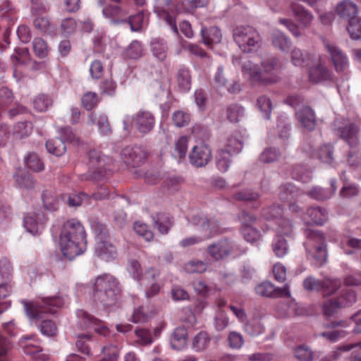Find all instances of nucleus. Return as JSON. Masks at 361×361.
<instances>
[{
	"label": "nucleus",
	"mask_w": 361,
	"mask_h": 361,
	"mask_svg": "<svg viewBox=\"0 0 361 361\" xmlns=\"http://www.w3.org/2000/svg\"><path fill=\"white\" fill-rule=\"evenodd\" d=\"M243 72L249 79L255 83L269 85L280 80V75L276 61L274 59H267L261 63L260 68H257L251 63L243 67Z\"/></svg>",
	"instance_id": "1"
},
{
	"label": "nucleus",
	"mask_w": 361,
	"mask_h": 361,
	"mask_svg": "<svg viewBox=\"0 0 361 361\" xmlns=\"http://www.w3.org/2000/svg\"><path fill=\"white\" fill-rule=\"evenodd\" d=\"M92 289L93 296L106 305H114L121 293L115 278L106 274L96 278Z\"/></svg>",
	"instance_id": "2"
},
{
	"label": "nucleus",
	"mask_w": 361,
	"mask_h": 361,
	"mask_svg": "<svg viewBox=\"0 0 361 361\" xmlns=\"http://www.w3.org/2000/svg\"><path fill=\"white\" fill-rule=\"evenodd\" d=\"M235 43L243 52L250 53L262 47V37L259 32L252 26L237 27L233 31Z\"/></svg>",
	"instance_id": "3"
},
{
	"label": "nucleus",
	"mask_w": 361,
	"mask_h": 361,
	"mask_svg": "<svg viewBox=\"0 0 361 361\" xmlns=\"http://www.w3.org/2000/svg\"><path fill=\"white\" fill-rule=\"evenodd\" d=\"M305 232L307 238L306 245L310 255L319 264H322L326 261L327 257L326 240L324 234L313 230H306Z\"/></svg>",
	"instance_id": "4"
},
{
	"label": "nucleus",
	"mask_w": 361,
	"mask_h": 361,
	"mask_svg": "<svg viewBox=\"0 0 361 361\" xmlns=\"http://www.w3.org/2000/svg\"><path fill=\"white\" fill-rule=\"evenodd\" d=\"M96 237L97 240L95 247V254L100 259L104 261H109L115 258L116 255V247L110 242L109 235L106 228L100 226L96 229Z\"/></svg>",
	"instance_id": "5"
},
{
	"label": "nucleus",
	"mask_w": 361,
	"mask_h": 361,
	"mask_svg": "<svg viewBox=\"0 0 361 361\" xmlns=\"http://www.w3.org/2000/svg\"><path fill=\"white\" fill-rule=\"evenodd\" d=\"M303 286L308 291L322 290L324 297L331 295L337 290L336 281L329 278L318 280L312 276H309L303 281Z\"/></svg>",
	"instance_id": "6"
},
{
	"label": "nucleus",
	"mask_w": 361,
	"mask_h": 361,
	"mask_svg": "<svg viewBox=\"0 0 361 361\" xmlns=\"http://www.w3.org/2000/svg\"><path fill=\"white\" fill-rule=\"evenodd\" d=\"M86 233L82 224L75 219L66 221L63 224L59 239L85 240Z\"/></svg>",
	"instance_id": "7"
},
{
	"label": "nucleus",
	"mask_w": 361,
	"mask_h": 361,
	"mask_svg": "<svg viewBox=\"0 0 361 361\" xmlns=\"http://www.w3.org/2000/svg\"><path fill=\"white\" fill-rule=\"evenodd\" d=\"M59 247L62 255L71 260L80 255L85 249V240L59 239Z\"/></svg>",
	"instance_id": "8"
},
{
	"label": "nucleus",
	"mask_w": 361,
	"mask_h": 361,
	"mask_svg": "<svg viewBox=\"0 0 361 361\" xmlns=\"http://www.w3.org/2000/svg\"><path fill=\"white\" fill-rule=\"evenodd\" d=\"M211 159V149L207 145L203 143L195 145L189 154L190 163L197 167L206 166Z\"/></svg>",
	"instance_id": "9"
},
{
	"label": "nucleus",
	"mask_w": 361,
	"mask_h": 361,
	"mask_svg": "<svg viewBox=\"0 0 361 361\" xmlns=\"http://www.w3.org/2000/svg\"><path fill=\"white\" fill-rule=\"evenodd\" d=\"M233 246L227 240H221L207 247V252L214 261L224 260L233 252Z\"/></svg>",
	"instance_id": "10"
},
{
	"label": "nucleus",
	"mask_w": 361,
	"mask_h": 361,
	"mask_svg": "<svg viewBox=\"0 0 361 361\" xmlns=\"http://www.w3.org/2000/svg\"><path fill=\"white\" fill-rule=\"evenodd\" d=\"M124 161L133 166H138L145 162L148 158L149 153L143 147L135 146L134 147H126L122 154Z\"/></svg>",
	"instance_id": "11"
},
{
	"label": "nucleus",
	"mask_w": 361,
	"mask_h": 361,
	"mask_svg": "<svg viewBox=\"0 0 361 361\" xmlns=\"http://www.w3.org/2000/svg\"><path fill=\"white\" fill-rule=\"evenodd\" d=\"M133 120L137 130L143 133L149 132L154 125V116L146 111L138 112Z\"/></svg>",
	"instance_id": "12"
},
{
	"label": "nucleus",
	"mask_w": 361,
	"mask_h": 361,
	"mask_svg": "<svg viewBox=\"0 0 361 361\" xmlns=\"http://www.w3.org/2000/svg\"><path fill=\"white\" fill-rule=\"evenodd\" d=\"M304 221L309 225H322L327 219L325 210L320 207H310L304 214Z\"/></svg>",
	"instance_id": "13"
},
{
	"label": "nucleus",
	"mask_w": 361,
	"mask_h": 361,
	"mask_svg": "<svg viewBox=\"0 0 361 361\" xmlns=\"http://www.w3.org/2000/svg\"><path fill=\"white\" fill-rule=\"evenodd\" d=\"M298 118L302 126L306 130L311 131L315 128L317 118L312 109L310 106L302 107L298 112Z\"/></svg>",
	"instance_id": "14"
},
{
	"label": "nucleus",
	"mask_w": 361,
	"mask_h": 361,
	"mask_svg": "<svg viewBox=\"0 0 361 361\" xmlns=\"http://www.w3.org/2000/svg\"><path fill=\"white\" fill-rule=\"evenodd\" d=\"M202 42L209 48L221 40V30L216 27H204L201 30Z\"/></svg>",
	"instance_id": "15"
},
{
	"label": "nucleus",
	"mask_w": 361,
	"mask_h": 361,
	"mask_svg": "<svg viewBox=\"0 0 361 361\" xmlns=\"http://www.w3.org/2000/svg\"><path fill=\"white\" fill-rule=\"evenodd\" d=\"M82 325L85 330H93L98 334L106 336L109 333L108 327L97 317H84Z\"/></svg>",
	"instance_id": "16"
},
{
	"label": "nucleus",
	"mask_w": 361,
	"mask_h": 361,
	"mask_svg": "<svg viewBox=\"0 0 361 361\" xmlns=\"http://www.w3.org/2000/svg\"><path fill=\"white\" fill-rule=\"evenodd\" d=\"M103 14L105 17L116 21L118 18L126 16L127 13L122 9L121 4H116L113 5L107 3L106 0H103Z\"/></svg>",
	"instance_id": "17"
},
{
	"label": "nucleus",
	"mask_w": 361,
	"mask_h": 361,
	"mask_svg": "<svg viewBox=\"0 0 361 361\" xmlns=\"http://www.w3.org/2000/svg\"><path fill=\"white\" fill-rule=\"evenodd\" d=\"M154 226L161 234H166L173 226L171 217L166 214L160 213L154 217Z\"/></svg>",
	"instance_id": "18"
},
{
	"label": "nucleus",
	"mask_w": 361,
	"mask_h": 361,
	"mask_svg": "<svg viewBox=\"0 0 361 361\" xmlns=\"http://www.w3.org/2000/svg\"><path fill=\"white\" fill-rule=\"evenodd\" d=\"M87 123L90 126L97 124L102 134L110 132V126L107 118L104 115H97L92 113L88 116Z\"/></svg>",
	"instance_id": "19"
},
{
	"label": "nucleus",
	"mask_w": 361,
	"mask_h": 361,
	"mask_svg": "<svg viewBox=\"0 0 361 361\" xmlns=\"http://www.w3.org/2000/svg\"><path fill=\"white\" fill-rule=\"evenodd\" d=\"M208 0H183L177 5L178 12L193 13L197 8L206 6Z\"/></svg>",
	"instance_id": "20"
},
{
	"label": "nucleus",
	"mask_w": 361,
	"mask_h": 361,
	"mask_svg": "<svg viewBox=\"0 0 361 361\" xmlns=\"http://www.w3.org/2000/svg\"><path fill=\"white\" fill-rule=\"evenodd\" d=\"M188 333L185 326L177 327L171 338V345L175 349H179L186 343Z\"/></svg>",
	"instance_id": "21"
},
{
	"label": "nucleus",
	"mask_w": 361,
	"mask_h": 361,
	"mask_svg": "<svg viewBox=\"0 0 361 361\" xmlns=\"http://www.w3.org/2000/svg\"><path fill=\"white\" fill-rule=\"evenodd\" d=\"M330 78V73L321 65H317L310 70L309 79L313 83L326 80Z\"/></svg>",
	"instance_id": "22"
},
{
	"label": "nucleus",
	"mask_w": 361,
	"mask_h": 361,
	"mask_svg": "<svg viewBox=\"0 0 361 361\" xmlns=\"http://www.w3.org/2000/svg\"><path fill=\"white\" fill-rule=\"evenodd\" d=\"M357 128L354 123H349L343 127L341 137L345 140L350 146L357 145Z\"/></svg>",
	"instance_id": "23"
},
{
	"label": "nucleus",
	"mask_w": 361,
	"mask_h": 361,
	"mask_svg": "<svg viewBox=\"0 0 361 361\" xmlns=\"http://www.w3.org/2000/svg\"><path fill=\"white\" fill-rule=\"evenodd\" d=\"M26 167L35 172L44 169V164L39 156L35 152H29L24 158Z\"/></svg>",
	"instance_id": "24"
},
{
	"label": "nucleus",
	"mask_w": 361,
	"mask_h": 361,
	"mask_svg": "<svg viewBox=\"0 0 361 361\" xmlns=\"http://www.w3.org/2000/svg\"><path fill=\"white\" fill-rule=\"evenodd\" d=\"M357 13V8L354 3L350 1H345L342 4H340V16L345 19L348 22L351 18L358 17Z\"/></svg>",
	"instance_id": "25"
},
{
	"label": "nucleus",
	"mask_w": 361,
	"mask_h": 361,
	"mask_svg": "<svg viewBox=\"0 0 361 361\" xmlns=\"http://www.w3.org/2000/svg\"><path fill=\"white\" fill-rule=\"evenodd\" d=\"M292 10L296 20L304 27H307L312 23V16L302 7L293 4Z\"/></svg>",
	"instance_id": "26"
},
{
	"label": "nucleus",
	"mask_w": 361,
	"mask_h": 361,
	"mask_svg": "<svg viewBox=\"0 0 361 361\" xmlns=\"http://www.w3.org/2000/svg\"><path fill=\"white\" fill-rule=\"evenodd\" d=\"M143 49L137 41L133 42L124 51L123 56L126 59L135 60L142 56Z\"/></svg>",
	"instance_id": "27"
},
{
	"label": "nucleus",
	"mask_w": 361,
	"mask_h": 361,
	"mask_svg": "<svg viewBox=\"0 0 361 361\" xmlns=\"http://www.w3.org/2000/svg\"><path fill=\"white\" fill-rule=\"evenodd\" d=\"M336 192V187L330 188L326 190L322 188L319 186L313 187L307 193V195L315 200H324L330 197Z\"/></svg>",
	"instance_id": "28"
},
{
	"label": "nucleus",
	"mask_w": 361,
	"mask_h": 361,
	"mask_svg": "<svg viewBox=\"0 0 361 361\" xmlns=\"http://www.w3.org/2000/svg\"><path fill=\"white\" fill-rule=\"evenodd\" d=\"M348 23L347 30L350 37L353 39L361 41V18H351Z\"/></svg>",
	"instance_id": "29"
},
{
	"label": "nucleus",
	"mask_w": 361,
	"mask_h": 361,
	"mask_svg": "<svg viewBox=\"0 0 361 361\" xmlns=\"http://www.w3.org/2000/svg\"><path fill=\"white\" fill-rule=\"evenodd\" d=\"M47 151L56 157H61L65 154L66 148L63 141L59 139L49 140L46 143Z\"/></svg>",
	"instance_id": "30"
},
{
	"label": "nucleus",
	"mask_w": 361,
	"mask_h": 361,
	"mask_svg": "<svg viewBox=\"0 0 361 361\" xmlns=\"http://www.w3.org/2000/svg\"><path fill=\"white\" fill-rule=\"evenodd\" d=\"M207 264L202 260H190L184 265L185 271L188 274H202L207 271Z\"/></svg>",
	"instance_id": "31"
},
{
	"label": "nucleus",
	"mask_w": 361,
	"mask_h": 361,
	"mask_svg": "<svg viewBox=\"0 0 361 361\" xmlns=\"http://www.w3.org/2000/svg\"><path fill=\"white\" fill-rule=\"evenodd\" d=\"M134 230L135 233L142 236L147 241H152L154 238V233L152 230L145 223L140 221L135 222L134 224Z\"/></svg>",
	"instance_id": "32"
},
{
	"label": "nucleus",
	"mask_w": 361,
	"mask_h": 361,
	"mask_svg": "<svg viewBox=\"0 0 361 361\" xmlns=\"http://www.w3.org/2000/svg\"><path fill=\"white\" fill-rule=\"evenodd\" d=\"M294 356L299 361H312L314 352L306 345H299L294 348Z\"/></svg>",
	"instance_id": "33"
},
{
	"label": "nucleus",
	"mask_w": 361,
	"mask_h": 361,
	"mask_svg": "<svg viewBox=\"0 0 361 361\" xmlns=\"http://www.w3.org/2000/svg\"><path fill=\"white\" fill-rule=\"evenodd\" d=\"M33 51L39 59H44L48 56L49 49L47 42L41 37H36L32 42Z\"/></svg>",
	"instance_id": "34"
},
{
	"label": "nucleus",
	"mask_w": 361,
	"mask_h": 361,
	"mask_svg": "<svg viewBox=\"0 0 361 361\" xmlns=\"http://www.w3.org/2000/svg\"><path fill=\"white\" fill-rule=\"evenodd\" d=\"M99 101V96L96 92H87L81 98L82 106L87 110L93 109Z\"/></svg>",
	"instance_id": "35"
},
{
	"label": "nucleus",
	"mask_w": 361,
	"mask_h": 361,
	"mask_svg": "<svg viewBox=\"0 0 361 361\" xmlns=\"http://www.w3.org/2000/svg\"><path fill=\"white\" fill-rule=\"evenodd\" d=\"M259 198V193L250 190L240 191L233 195V199L239 202H255L257 201Z\"/></svg>",
	"instance_id": "36"
},
{
	"label": "nucleus",
	"mask_w": 361,
	"mask_h": 361,
	"mask_svg": "<svg viewBox=\"0 0 361 361\" xmlns=\"http://www.w3.org/2000/svg\"><path fill=\"white\" fill-rule=\"evenodd\" d=\"M244 238L249 243H253L259 240L262 238L260 231L251 225L243 227L242 230Z\"/></svg>",
	"instance_id": "37"
},
{
	"label": "nucleus",
	"mask_w": 361,
	"mask_h": 361,
	"mask_svg": "<svg viewBox=\"0 0 361 361\" xmlns=\"http://www.w3.org/2000/svg\"><path fill=\"white\" fill-rule=\"evenodd\" d=\"M172 121L176 127L183 128L190 123V116L186 112L178 110L173 114Z\"/></svg>",
	"instance_id": "38"
},
{
	"label": "nucleus",
	"mask_w": 361,
	"mask_h": 361,
	"mask_svg": "<svg viewBox=\"0 0 361 361\" xmlns=\"http://www.w3.org/2000/svg\"><path fill=\"white\" fill-rule=\"evenodd\" d=\"M271 42L274 47L283 51L288 49L290 45V40L284 34L281 32L274 33L272 36Z\"/></svg>",
	"instance_id": "39"
},
{
	"label": "nucleus",
	"mask_w": 361,
	"mask_h": 361,
	"mask_svg": "<svg viewBox=\"0 0 361 361\" xmlns=\"http://www.w3.org/2000/svg\"><path fill=\"white\" fill-rule=\"evenodd\" d=\"M274 290V285L269 281H264L255 288L257 294L265 298H273Z\"/></svg>",
	"instance_id": "40"
},
{
	"label": "nucleus",
	"mask_w": 361,
	"mask_h": 361,
	"mask_svg": "<svg viewBox=\"0 0 361 361\" xmlns=\"http://www.w3.org/2000/svg\"><path fill=\"white\" fill-rule=\"evenodd\" d=\"M210 341L208 334L205 331L200 332L193 339L192 345L197 350H202L207 348Z\"/></svg>",
	"instance_id": "41"
},
{
	"label": "nucleus",
	"mask_w": 361,
	"mask_h": 361,
	"mask_svg": "<svg viewBox=\"0 0 361 361\" xmlns=\"http://www.w3.org/2000/svg\"><path fill=\"white\" fill-rule=\"evenodd\" d=\"M244 111L242 106L234 104L231 106L227 110V118L233 123H237L243 117Z\"/></svg>",
	"instance_id": "42"
},
{
	"label": "nucleus",
	"mask_w": 361,
	"mask_h": 361,
	"mask_svg": "<svg viewBox=\"0 0 361 361\" xmlns=\"http://www.w3.org/2000/svg\"><path fill=\"white\" fill-rule=\"evenodd\" d=\"M231 155V154L226 150H222L218 153L216 156V164L221 171H226L228 169Z\"/></svg>",
	"instance_id": "43"
},
{
	"label": "nucleus",
	"mask_w": 361,
	"mask_h": 361,
	"mask_svg": "<svg viewBox=\"0 0 361 361\" xmlns=\"http://www.w3.org/2000/svg\"><path fill=\"white\" fill-rule=\"evenodd\" d=\"M189 142V137L187 136H181L179 137L175 145V152L176 156L179 159H183L185 157L188 151V144Z\"/></svg>",
	"instance_id": "44"
},
{
	"label": "nucleus",
	"mask_w": 361,
	"mask_h": 361,
	"mask_svg": "<svg viewBox=\"0 0 361 361\" xmlns=\"http://www.w3.org/2000/svg\"><path fill=\"white\" fill-rule=\"evenodd\" d=\"M179 87L183 90H188L190 87V75L188 70H180L177 77Z\"/></svg>",
	"instance_id": "45"
},
{
	"label": "nucleus",
	"mask_w": 361,
	"mask_h": 361,
	"mask_svg": "<svg viewBox=\"0 0 361 361\" xmlns=\"http://www.w3.org/2000/svg\"><path fill=\"white\" fill-rule=\"evenodd\" d=\"M42 333L47 336H54L57 334V326L55 322L49 319L42 321L40 325Z\"/></svg>",
	"instance_id": "46"
},
{
	"label": "nucleus",
	"mask_w": 361,
	"mask_h": 361,
	"mask_svg": "<svg viewBox=\"0 0 361 361\" xmlns=\"http://www.w3.org/2000/svg\"><path fill=\"white\" fill-rule=\"evenodd\" d=\"M258 108L267 118L269 117L272 110V103L271 99L265 96H261L257 101Z\"/></svg>",
	"instance_id": "47"
},
{
	"label": "nucleus",
	"mask_w": 361,
	"mask_h": 361,
	"mask_svg": "<svg viewBox=\"0 0 361 361\" xmlns=\"http://www.w3.org/2000/svg\"><path fill=\"white\" fill-rule=\"evenodd\" d=\"M193 288L195 292L203 297L207 298L209 295L211 288L207 282L202 279H197L193 283Z\"/></svg>",
	"instance_id": "48"
},
{
	"label": "nucleus",
	"mask_w": 361,
	"mask_h": 361,
	"mask_svg": "<svg viewBox=\"0 0 361 361\" xmlns=\"http://www.w3.org/2000/svg\"><path fill=\"white\" fill-rule=\"evenodd\" d=\"M33 25L36 30L42 33H47L51 31V23L47 17H37L33 22Z\"/></svg>",
	"instance_id": "49"
},
{
	"label": "nucleus",
	"mask_w": 361,
	"mask_h": 361,
	"mask_svg": "<svg viewBox=\"0 0 361 361\" xmlns=\"http://www.w3.org/2000/svg\"><path fill=\"white\" fill-rule=\"evenodd\" d=\"M194 224L200 226L202 229L205 231H211L216 224L214 221H212L204 216H196L193 218Z\"/></svg>",
	"instance_id": "50"
},
{
	"label": "nucleus",
	"mask_w": 361,
	"mask_h": 361,
	"mask_svg": "<svg viewBox=\"0 0 361 361\" xmlns=\"http://www.w3.org/2000/svg\"><path fill=\"white\" fill-rule=\"evenodd\" d=\"M144 22V14L142 12L130 16L128 18V23L130 26L132 31H140L142 29Z\"/></svg>",
	"instance_id": "51"
},
{
	"label": "nucleus",
	"mask_w": 361,
	"mask_h": 361,
	"mask_svg": "<svg viewBox=\"0 0 361 361\" xmlns=\"http://www.w3.org/2000/svg\"><path fill=\"white\" fill-rule=\"evenodd\" d=\"M51 104V99L44 95H39L34 100V106L39 111H46Z\"/></svg>",
	"instance_id": "52"
},
{
	"label": "nucleus",
	"mask_w": 361,
	"mask_h": 361,
	"mask_svg": "<svg viewBox=\"0 0 361 361\" xmlns=\"http://www.w3.org/2000/svg\"><path fill=\"white\" fill-rule=\"evenodd\" d=\"M282 214V208L280 205H271L264 210V216L267 220H272L280 217Z\"/></svg>",
	"instance_id": "53"
},
{
	"label": "nucleus",
	"mask_w": 361,
	"mask_h": 361,
	"mask_svg": "<svg viewBox=\"0 0 361 361\" xmlns=\"http://www.w3.org/2000/svg\"><path fill=\"white\" fill-rule=\"evenodd\" d=\"M226 147L225 150L230 154L237 153L241 151L243 143L238 137L232 136L228 140Z\"/></svg>",
	"instance_id": "54"
},
{
	"label": "nucleus",
	"mask_w": 361,
	"mask_h": 361,
	"mask_svg": "<svg viewBox=\"0 0 361 361\" xmlns=\"http://www.w3.org/2000/svg\"><path fill=\"white\" fill-rule=\"evenodd\" d=\"M318 156L322 162L329 164L333 160V152L329 145L321 147L318 150Z\"/></svg>",
	"instance_id": "55"
},
{
	"label": "nucleus",
	"mask_w": 361,
	"mask_h": 361,
	"mask_svg": "<svg viewBox=\"0 0 361 361\" xmlns=\"http://www.w3.org/2000/svg\"><path fill=\"white\" fill-rule=\"evenodd\" d=\"M287 241L285 239L279 240L273 245V251L278 257H283L288 252Z\"/></svg>",
	"instance_id": "56"
},
{
	"label": "nucleus",
	"mask_w": 361,
	"mask_h": 361,
	"mask_svg": "<svg viewBox=\"0 0 361 361\" xmlns=\"http://www.w3.org/2000/svg\"><path fill=\"white\" fill-rule=\"evenodd\" d=\"M274 279L279 282H283L286 278V268L281 263H276L272 270Z\"/></svg>",
	"instance_id": "57"
},
{
	"label": "nucleus",
	"mask_w": 361,
	"mask_h": 361,
	"mask_svg": "<svg viewBox=\"0 0 361 361\" xmlns=\"http://www.w3.org/2000/svg\"><path fill=\"white\" fill-rule=\"evenodd\" d=\"M61 29L64 34L69 35L75 32L76 22L73 18H67L62 20Z\"/></svg>",
	"instance_id": "58"
},
{
	"label": "nucleus",
	"mask_w": 361,
	"mask_h": 361,
	"mask_svg": "<svg viewBox=\"0 0 361 361\" xmlns=\"http://www.w3.org/2000/svg\"><path fill=\"white\" fill-rule=\"evenodd\" d=\"M348 164L353 168H358L361 166V154L356 150L349 152L347 158Z\"/></svg>",
	"instance_id": "59"
},
{
	"label": "nucleus",
	"mask_w": 361,
	"mask_h": 361,
	"mask_svg": "<svg viewBox=\"0 0 361 361\" xmlns=\"http://www.w3.org/2000/svg\"><path fill=\"white\" fill-rule=\"evenodd\" d=\"M17 34L19 39L23 43H27L31 38L30 29L27 25H20L17 29Z\"/></svg>",
	"instance_id": "60"
},
{
	"label": "nucleus",
	"mask_w": 361,
	"mask_h": 361,
	"mask_svg": "<svg viewBox=\"0 0 361 361\" xmlns=\"http://www.w3.org/2000/svg\"><path fill=\"white\" fill-rule=\"evenodd\" d=\"M279 154L275 150L267 149L260 156V161L263 163H272L278 159Z\"/></svg>",
	"instance_id": "61"
},
{
	"label": "nucleus",
	"mask_w": 361,
	"mask_h": 361,
	"mask_svg": "<svg viewBox=\"0 0 361 361\" xmlns=\"http://www.w3.org/2000/svg\"><path fill=\"white\" fill-rule=\"evenodd\" d=\"M104 356L108 359H111V361H117L119 351L118 348L116 345H109L103 348L102 350Z\"/></svg>",
	"instance_id": "62"
},
{
	"label": "nucleus",
	"mask_w": 361,
	"mask_h": 361,
	"mask_svg": "<svg viewBox=\"0 0 361 361\" xmlns=\"http://www.w3.org/2000/svg\"><path fill=\"white\" fill-rule=\"evenodd\" d=\"M338 306L337 298L329 299L323 305V312L326 316L334 312Z\"/></svg>",
	"instance_id": "63"
},
{
	"label": "nucleus",
	"mask_w": 361,
	"mask_h": 361,
	"mask_svg": "<svg viewBox=\"0 0 361 361\" xmlns=\"http://www.w3.org/2000/svg\"><path fill=\"white\" fill-rule=\"evenodd\" d=\"M171 296L175 300H185L190 299L189 293L180 287L173 288L171 290Z\"/></svg>",
	"instance_id": "64"
}]
</instances>
